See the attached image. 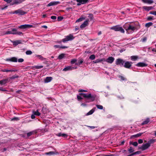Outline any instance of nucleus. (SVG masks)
Here are the masks:
<instances>
[{"label":"nucleus","mask_w":156,"mask_h":156,"mask_svg":"<svg viewBox=\"0 0 156 156\" xmlns=\"http://www.w3.org/2000/svg\"><path fill=\"white\" fill-rule=\"evenodd\" d=\"M79 94L85 98V100L87 102L93 101H94L96 97V95L95 94H91L90 93L88 94H87L83 93H80Z\"/></svg>","instance_id":"f257e3e1"},{"label":"nucleus","mask_w":156,"mask_h":156,"mask_svg":"<svg viewBox=\"0 0 156 156\" xmlns=\"http://www.w3.org/2000/svg\"><path fill=\"white\" fill-rule=\"evenodd\" d=\"M111 29L115 31H119L122 33H124L125 31L122 27L120 26L119 25H116L112 27L111 28Z\"/></svg>","instance_id":"f03ea898"},{"label":"nucleus","mask_w":156,"mask_h":156,"mask_svg":"<svg viewBox=\"0 0 156 156\" xmlns=\"http://www.w3.org/2000/svg\"><path fill=\"white\" fill-rule=\"evenodd\" d=\"M77 68V65L76 64V66L72 65L71 66H67L64 69H63L62 70L64 71H69L72 70L73 69H76Z\"/></svg>","instance_id":"7ed1b4c3"},{"label":"nucleus","mask_w":156,"mask_h":156,"mask_svg":"<svg viewBox=\"0 0 156 156\" xmlns=\"http://www.w3.org/2000/svg\"><path fill=\"white\" fill-rule=\"evenodd\" d=\"M65 38L62 40L63 42H65L68 41H71L73 40L74 37L72 34H70L68 36H65Z\"/></svg>","instance_id":"20e7f679"},{"label":"nucleus","mask_w":156,"mask_h":156,"mask_svg":"<svg viewBox=\"0 0 156 156\" xmlns=\"http://www.w3.org/2000/svg\"><path fill=\"white\" fill-rule=\"evenodd\" d=\"M125 61L121 58H118L116 60L115 64L117 65H120V66H123Z\"/></svg>","instance_id":"39448f33"},{"label":"nucleus","mask_w":156,"mask_h":156,"mask_svg":"<svg viewBox=\"0 0 156 156\" xmlns=\"http://www.w3.org/2000/svg\"><path fill=\"white\" fill-rule=\"evenodd\" d=\"M18 29V27H16L13 28H12V34L14 35H21V34H23V33L20 31H17V30Z\"/></svg>","instance_id":"423d86ee"},{"label":"nucleus","mask_w":156,"mask_h":156,"mask_svg":"<svg viewBox=\"0 0 156 156\" xmlns=\"http://www.w3.org/2000/svg\"><path fill=\"white\" fill-rule=\"evenodd\" d=\"M33 27V25H32L30 24H24L21 25L19 26H18L17 27L19 29H25L27 28H30L32 27Z\"/></svg>","instance_id":"0eeeda50"},{"label":"nucleus","mask_w":156,"mask_h":156,"mask_svg":"<svg viewBox=\"0 0 156 156\" xmlns=\"http://www.w3.org/2000/svg\"><path fill=\"white\" fill-rule=\"evenodd\" d=\"M150 147V145L147 143L145 144H143L141 147H138V149H141L142 151H144L148 149Z\"/></svg>","instance_id":"6e6552de"},{"label":"nucleus","mask_w":156,"mask_h":156,"mask_svg":"<svg viewBox=\"0 0 156 156\" xmlns=\"http://www.w3.org/2000/svg\"><path fill=\"white\" fill-rule=\"evenodd\" d=\"M14 13H15L16 14H18L19 15H23L27 13V12L24 11L21 9H19L15 11Z\"/></svg>","instance_id":"1a4fd4ad"},{"label":"nucleus","mask_w":156,"mask_h":156,"mask_svg":"<svg viewBox=\"0 0 156 156\" xmlns=\"http://www.w3.org/2000/svg\"><path fill=\"white\" fill-rule=\"evenodd\" d=\"M132 63L133 62H125L123 66L126 68L130 69Z\"/></svg>","instance_id":"9d476101"},{"label":"nucleus","mask_w":156,"mask_h":156,"mask_svg":"<svg viewBox=\"0 0 156 156\" xmlns=\"http://www.w3.org/2000/svg\"><path fill=\"white\" fill-rule=\"evenodd\" d=\"M41 115V113L39 112L37 109L36 111L33 110L32 111V114L31 115V117H35V116H39Z\"/></svg>","instance_id":"9b49d317"},{"label":"nucleus","mask_w":156,"mask_h":156,"mask_svg":"<svg viewBox=\"0 0 156 156\" xmlns=\"http://www.w3.org/2000/svg\"><path fill=\"white\" fill-rule=\"evenodd\" d=\"M60 3L59 1L51 2L47 5V7H49L51 6H54L57 5Z\"/></svg>","instance_id":"f8f14e48"},{"label":"nucleus","mask_w":156,"mask_h":156,"mask_svg":"<svg viewBox=\"0 0 156 156\" xmlns=\"http://www.w3.org/2000/svg\"><path fill=\"white\" fill-rule=\"evenodd\" d=\"M114 60L115 58L114 57H109L106 60H105V61H106V62L112 64L114 62Z\"/></svg>","instance_id":"ddd939ff"},{"label":"nucleus","mask_w":156,"mask_h":156,"mask_svg":"<svg viewBox=\"0 0 156 156\" xmlns=\"http://www.w3.org/2000/svg\"><path fill=\"white\" fill-rule=\"evenodd\" d=\"M5 60L7 61L17 62V59L16 57H12L11 58H6Z\"/></svg>","instance_id":"4468645a"},{"label":"nucleus","mask_w":156,"mask_h":156,"mask_svg":"<svg viewBox=\"0 0 156 156\" xmlns=\"http://www.w3.org/2000/svg\"><path fill=\"white\" fill-rule=\"evenodd\" d=\"M9 81V78L4 79L0 80V83L1 85H5Z\"/></svg>","instance_id":"2eb2a0df"},{"label":"nucleus","mask_w":156,"mask_h":156,"mask_svg":"<svg viewBox=\"0 0 156 156\" xmlns=\"http://www.w3.org/2000/svg\"><path fill=\"white\" fill-rule=\"evenodd\" d=\"M135 65L137 67H144L147 66V64L144 62H140L136 64Z\"/></svg>","instance_id":"dca6fc26"},{"label":"nucleus","mask_w":156,"mask_h":156,"mask_svg":"<svg viewBox=\"0 0 156 156\" xmlns=\"http://www.w3.org/2000/svg\"><path fill=\"white\" fill-rule=\"evenodd\" d=\"M58 154V152L56 151H50L48 152H47L45 153V154L47 155H54L55 154Z\"/></svg>","instance_id":"f3484780"},{"label":"nucleus","mask_w":156,"mask_h":156,"mask_svg":"<svg viewBox=\"0 0 156 156\" xmlns=\"http://www.w3.org/2000/svg\"><path fill=\"white\" fill-rule=\"evenodd\" d=\"M88 20H86L80 26V28H83L87 26L88 24Z\"/></svg>","instance_id":"a211bd4d"},{"label":"nucleus","mask_w":156,"mask_h":156,"mask_svg":"<svg viewBox=\"0 0 156 156\" xmlns=\"http://www.w3.org/2000/svg\"><path fill=\"white\" fill-rule=\"evenodd\" d=\"M52 77L51 76L47 77L44 80V82L45 83L49 82L52 80Z\"/></svg>","instance_id":"6ab92c4d"},{"label":"nucleus","mask_w":156,"mask_h":156,"mask_svg":"<svg viewBox=\"0 0 156 156\" xmlns=\"http://www.w3.org/2000/svg\"><path fill=\"white\" fill-rule=\"evenodd\" d=\"M136 29V28L135 27L132 25L129 24L128 28V31L131 30L132 31H134Z\"/></svg>","instance_id":"aec40b11"},{"label":"nucleus","mask_w":156,"mask_h":156,"mask_svg":"<svg viewBox=\"0 0 156 156\" xmlns=\"http://www.w3.org/2000/svg\"><path fill=\"white\" fill-rule=\"evenodd\" d=\"M143 9L147 11H148L150 10L153 9L154 8L152 6H144L143 7Z\"/></svg>","instance_id":"412c9836"},{"label":"nucleus","mask_w":156,"mask_h":156,"mask_svg":"<svg viewBox=\"0 0 156 156\" xmlns=\"http://www.w3.org/2000/svg\"><path fill=\"white\" fill-rule=\"evenodd\" d=\"M42 113L44 114H45L47 112H48V108L46 107H43L42 108Z\"/></svg>","instance_id":"4be33fe9"},{"label":"nucleus","mask_w":156,"mask_h":156,"mask_svg":"<svg viewBox=\"0 0 156 156\" xmlns=\"http://www.w3.org/2000/svg\"><path fill=\"white\" fill-rule=\"evenodd\" d=\"M143 134V133H139L136 134L132 136H131L130 137L131 138H135L139 137L140 136H141Z\"/></svg>","instance_id":"5701e85b"},{"label":"nucleus","mask_w":156,"mask_h":156,"mask_svg":"<svg viewBox=\"0 0 156 156\" xmlns=\"http://www.w3.org/2000/svg\"><path fill=\"white\" fill-rule=\"evenodd\" d=\"M89 0H79V5L81 4H85L88 2Z\"/></svg>","instance_id":"b1692460"},{"label":"nucleus","mask_w":156,"mask_h":156,"mask_svg":"<svg viewBox=\"0 0 156 156\" xmlns=\"http://www.w3.org/2000/svg\"><path fill=\"white\" fill-rule=\"evenodd\" d=\"M54 47L56 48H60L62 49L67 48H68L67 46H60L59 45H54Z\"/></svg>","instance_id":"393cba45"},{"label":"nucleus","mask_w":156,"mask_h":156,"mask_svg":"<svg viewBox=\"0 0 156 156\" xmlns=\"http://www.w3.org/2000/svg\"><path fill=\"white\" fill-rule=\"evenodd\" d=\"M66 54L65 53H62L60 54L58 57V58L59 59H62L64 58Z\"/></svg>","instance_id":"a878e982"},{"label":"nucleus","mask_w":156,"mask_h":156,"mask_svg":"<svg viewBox=\"0 0 156 156\" xmlns=\"http://www.w3.org/2000/svg\"><path fill=\"white\" fill-rule=\"evenodd\" d=\"M142 1L144 3L151 4L152 3L153 1L152 0H142Z\"/></svg>","instance_id":"bb28decb"},{"label":"nucleus","mask_w":156,"mask_h":156,"mask_svg":"<svg viewBox=\"0 0 156 156\" xmlns=\"http://www.w3.org/2000/svg\"><path fill=\"white\" fill-rule=\"evenodd\" d=\"M13 44L14 46H16L18 44L21 43V42L20 41H12Z\"/></svg>","instance_id":"cd10ccee"},{"label":"nucleus","mask_w":156,"mask_h":156,"mask_svg":"<svg viewBox=\"0 0 156 156\" xmlns=\"http://www.w3.org/2000/svg\"><path fill=\"white\" fill-rule=\"evenodd\" d=\"M155 141H156V140L152 139L149 140L147 143L150 146L151 144H153Z\"/></svg>","instance_id":"c85d7f7f"},{"label":"nucleus","mask_w":156,"mask_h":156,"mask_svg":"<svg viewBox=\"0 0 156 156\" xmlns=\"http://www.w3.org/2000/svg\"><path fill=\"white\" fill-rule=\"evenodd\" d=\"M150 120L149 118H147V119L144 121H143L141 123L142 125L147 124L150 122Z\"/></svg>","instance_id":"c756f323"},{"label":"nucleus","mask_w":156,"mask_h":156,"mask_svg":"<svg viewBox=\"0 0 156 156\" xmlns=\"http://www.w3.org/2000/svg\"><path fill=\"white\" fill-rule=\"evenodd\" d=\"M16 70H9V69H3L2 70V72H15Z\"/></svg>","instance_id":"7c9ffc66"},{"label":"nucleus","mask_w":156,"mask_h":156,"mask_svg":"<svg viewBox=\"0 0 156 156\" xmlns=\"http://www.w3.org/2000/svg\"><path fill=\"white\" fill-rule=\"evenodd\" d=\"M95 108H94L92 109L91 110H90L88 112L87 115H91L95 111Z\"/></svg>","instance_id":"2f4dec72"},{"label":"nucleus","mask_w":156,"mask_h":156,"mask_svg":"<svg viewBox=\"0 0 156 156\" xmlns=\"http://www.w3.org/2000/svg\"><path fill=\"white\" fill-rule=\"evenodd\" d=\"M35 56L36 57H37L39 58V59H40L41 60H44L46 59L45 58H44L40 55H36Z\"/></svg>","instance_id":"473e14b6"},{"label":"nucleus","mask_w":156,"mask_h":156,"mask_svg":"<svg viewBox=\"0 0 156 156\" xmlns=\"http://www.w3.org/2000/svg\"><path fill=\"white\" fill-rule=\"evenodd\" d=\"M131 59L133 61H136L138 58V57L137 56H132L130 57Z\"/></svg>","instance_id":"72a5a7b5"},{"label":"nucleus","mask_w":156,"mask_h":156,"mask_svg":"<svg viewBox=\"0 0 156 156\" xmlns=\"http://www.w3.org/2000/svg\"><path fill=\"white\" fill-rule=\"evenodd\" d=\"M76 62H77V59H72L71 60V62H70L71 64L72 65L75 64V66L76 65V64H77V66H78V64L76 63Z\"/></svg>","instance_id":"f704fd0d"},{"label":"nucleus","mask_w":156,"mask_h":156,"mask_svg":"<svg viewBox=\"0 0 156 156\" xmlns=\"http://www.w3.org/2000/svg\"><path fill=\"white\" fill-rule=\"evenodd\" d=\"M129 25V24L126 23L123 25L124 28L127 31H128V28Z\"/></svg>","instance_id":"c9c22d12"},{"label":"nucleus","mask_w":156,"mask_h":156,"mask_svg":"<svg viewBox=\"0 0 156 156\" xmlns=\"http://www.w3.org/2000/svg\"><path fill=\"white\" fill-rule=\"evenodd\" d=\"M19 77V76L17 75H15L9 78V79L13 80V79H15V78H17Z\"/></svg>","instance_id":"e433bc0d"},{"label":"nucleus","mask_w":156,"mask_h":156,"mask_svg":"<svg viewBox=\"0 0 156 156\" xmlns=\"http://www.w3.org/2000/svg\"><path fill=\"white\" fill-rule=\"evenodd\" d=\"M22 0H15L14 2L15 5H18L22 3L23 2Z\"/></svg>","instance_id":"4c0bfd02"},{"label":"nucleus","mask_w":156,"mask_h":156,"mask_svg":"<svg viewBox=\"0 0 156 156\" xmlns=\"http://www.w3.org/2000/svg\"><path fill=\"white\" fill-rule=\"evenodd\" d=\"M105 58H102L101 59H97L96 60V62H97V63L100 62L102 61H105Z\"/></svg>","instance_id":"58836bf2"},{"label":"nucleus","mask_w":156,"mask_h":156,"mask_svg":"<svg viewBox=\"0 0 156 156\" xmlns=\"http://www.w3.org/2000/svg\"><path fill=\"white\" fill-rule=\"evenodd\" d=\"M130 144H132L134 146L136 147L138 145V143L137 142L135 141L133 142H132L130 141L129 142Z\"/></svg>","instance_id":"ea45409f"},{"label":"nucleus","mask_w":156,"mask_h":156,"mask_svg":"<svg viewBox=\"0 0 156 156\" xmlns=\"http://www.w3.org/2000/svg\"><path fill=\"white\" fill-rule=\"evenodd\" d=\"M33 68H34V69H41V68H43V66H33Z\"/></svg>","instance_id":"a19ab883"},{"label":"nucleus","mask_w":156,"mask_h":156,"mask_svg":"<svg viewBox=\"0 0 156 156\" xmlns=\"http://www.w3.org/2000/svg\"><path fill=\"white\" fill-rule=\"evenodd\" d=\"M153 25V23L152 22H149L148 23H146L145 24V27H149L150 26H152Z\"/></svg>","instance_id":"79ce46f5"},{"label":"nucleus","mask_w":156,"mask_h":156,"mask_svg":"<svg viewBox=\"0 0 156 156\" xmlns=\"http://www.w3.org/2000/svg\"><path fill=\"white\" fill-rule=\"evenodd\" d=\"M147 39V37H144L141 39V41L143 42H145L146 41Z\"/></svg>","instance_id":"37998d69"},{"label":"nucleus","mask_w":156,"mask_h":156,"mask_svg":"<svg viewBox=\"0 0 156 156\" xmlns=\"http://www.w3.org/2000/svg\"><path fill=\"white\" fill-rule=\"evenodd\" d=\"M95 58V56L94 55H92L89 57V58L92 60L94 59Z\"/></svg>","instance_id":"c03bdc74"},{"label":"nucleus","mask_w":156,"mask_h":156,"mask_svg":"<svg viewBox=\"0 0 156 156\" xmlns=\"http://www.w3.org/2000/svg\"><path fill=\"white\" fill-rule=\"evenodd\" d=\"M96 106L98 108L100 109H102L103 108V106L101 105H97Z\"/></svg>","instance_id":"a18cd8bd"},{"label":"nucleus","mask_w":156,"mask_h":156,"mask_svg":"<svg viewBox=\"0 0 156 156\" xmlns=\"http://www.w3.org/2000/svg\"><path fill=\"white\" fill-rule=\"evenodd\" d=\"M88 17L90 19V20H92L94 18L92 14L90 13L89 14Z\"/></svg>","instance_id":"49530a36"},{"label":"nucleus","mask_w":156,"mask_h":156,"mask_svg":"<svg viewBox=\"0 0 156 156\" xmlns=\"http://www.w3.org/2000/svg\"><path fill=\"white\" fill-rule=\"evenodd\" d=\"M128 151L130 153H131L133 152L134 150L133 149L132 147H130L128 149Z\"/></svg>","instance_id":"de8ad7c7"},{"label":"nucleus","mask_w":156,"mask_h":156,"mask_svg":"<svg viewBox=\"0 0 156 156\" xmlns=\"http://www.w3.org/2000/svg\"><path fill=\"white\" fill-rule=\"evenodd\" d=\"M32 53V51L30 50H28L26 52V54L27 55H30Z\"/></svg>","instance_id":"09e8293b"},{"label":"nucleus","mask_w":156,"mask_h":156,"mask_svg":"<svg viewBox=\"0 0 156 156\" xmlns=\"http://www.w3.org/2000/svg\"><path fill=\"white\" fill-rule=\"evenodd\" d=\"M63 19V17L62 16H58L57 18V20L58 21H61Z\"/></svg>","instance_id":"8fccbe9b"},{"label":"nucleus","mask_w":156,"mask_h":156,"mask_svg":"<svg viewBox=\"0 0 156 156\" xmlns=\"http://www.w3.org/2000/svg\"><path fill=\"white\" fill-rule=\"evenodd\" d=\"M13 33H12V31H8L5 32V34H12Z\"/></svg>","instance_id":"3c124183"},{"label":"nucleus","mask_w":156,"mask_h":156,"mask_svg":"<svg viewBox=\"0 0 156 156\" xmlns=\"http://www.w3.org/2000/svg\"><path fill=\"white\" fill-rule=\"evenodd\" d=\"M150 13L151 14L156 16V11H152L150 12Z\"/></svg>","instance_id":"603ef678"},{"label":"nucleus","mask_w":156,"mask_h":156,"mask_svg":"<svg viewBox=\"0 0 156 156\" xmlns=\"http://www.w3.org/2000/svg\"><path fill=\"white\" fill-rule=\"evenodd\" d=\"M153 19V17L152 16H148L147 18V20H151Z\"/></svg>","instance_id":"864d4df0"},{"label":"nucleus","mask_w":156,"mask_h":156,"mask_svg":"<svg viewBox=\"0 0 156 156\" xmlns=\"http://www.w3.org/2000/svg\"><path fill=\"white\" fill-rule=\"evenodd\" d=\"M0 90L3 91H7L8 90L5 88H3L2 87H0Z\"/></svg>","instance_id":"5fc2aeb1"},{"label":"nucleus","mask_w":156,"mask_h":156,"mask_svg":"<svg viewBox=\"0 0 156 156\" xmlns=\"http://www.w3.org/2000/svg\"><path fill=\"white\" fill-rule=\"evenodd\" d=\"M18 61L19 62H22L24 61V59L22 58H20L18 59Z\"/></svg>","instance_id":"6e6d98bb"},{"label":"nucleus","mask_w":156,"mask_h":156,"mask_svg":"<svg viewBox=\"0 0 156 156\" xmlns=\"http://www.w3.org/2000/svg\"><path fill=\"white\" fill-rule=\"evenodd\" d=\"M87 91L86 90H83V89H79V92H87Z\"/></svg>","instance_id":"4d7b16f0"},{"label":"nucleus","mask_w":156,"mask_h":156,"mask_svg":"<svg viewBox=\"0 0 156 156\" xmlns=\"http://www.w3.org/2000/svg\"><path fill=\"white\" fill-rule=\"evenodd\" d=\"M85 18L83 17H81L80 18H79V22L85 19Z\"/></svg>","instance_id":"13d9d810"},{"label":"nucleus","mask_w":156,"mask_h":156,"mask_svg":"<svg viewBox=\"0 0 156 156\" xmlns=\"http://www.w3.org/2000/svg\"><path fill=\"white\" fill-rule=\"evenodd\" d=\"M87 126L88 128H90L91 129H94V128L97 127V126Z\"/></svg>","instance_id":"bf43d9fd"},{"label":"nucleus","mask_w":156,"mask_h":156,"mask_svg":"<svg viewBox=\"0 0 156 156\" xmlns=\"http://www.w3.org/2000/svg\"><path fill=\"white\" fill-rule=\"evenodd\" d=\"M138 143L139 144H141L143 143V140L142 139H140L138 140Z\"/></svg>","instance_id":"052dcab7"},{"label":"nucleus","mask_w":156,"mask_h":156,"mask_svg":"<svg viewBox=\"0 0 156 156\" xmlns=\"http://www.w3.org/2000/svg\"><path fill=\"white\" fill-rule=\"evenodd\" d=\"M68 136L67 134L65 133H62V136L65 137L66 138Z\"/></svg>","instance_id":"680f3d73"},{"label":"nucleus","mask_w":156,"mask_h":156,"mask_svg":"<svg viewBox=\"0 0 156 156\" xmlns=\"http://www.w3.org/2000/svg\"><path fill=\"white\" fill-rule=\"evenodd\" d=\"M4 7H2L1 8V9L2 10H4L5 9H6L7 8V7H8V6L7 5H4Z\"/></svg>","instance_id":"e2e57ef3"},{"label":"nucleus","mask_w":156,"mask_h":156,"mask_svg":"<svg viewBox=\"0 0 156 156\" xmlns=\"http://www.w3.org/2000/svg\"><path fill=\"white\" fill-rule=\"evenodd\" d=\"M141 153V151H138L134 152L135 154H139Z\"/></svg>","instance_id":"0e129e2a"},{"label":"nucleus","mask_w":156,"mask_h":156,"mask_svg":"<svg viewBox=\"0 0 156 156\" xmlns=\"http://www.w3.org/2000/svg\"><path fill=\"white\" fill-rule=\"evenodd\" d=\"M120 78L121 79V80H126V79L123 76H121L120 77Z\"/></svg>","instance_id":"69168bd1"},{"label":"nucleus","mask_w":156,"mask_h":156,"mask_svg":"<svg viewBox=\"0 0 156 156\" xmlns=\"http://www.w3.org/2000/svg\"><path fill=\"white\" fill-rule=\"evenodd\" d=\"M33 133V132H30L29 133H27V135L28 136H30L32 135V134Z\"/></svg>","instance_id":"338daca9"},{"label":"nucleus","mask_w":156,"mask_h":156,"mask_svg":"<svg viewBox=\"0 0 156 156\" xmlns=\"http://www.w3.org/2000/svg\"><path fill=\"white\" fill-rule=\"evenodd\" d=\"M56 18V16H52L51 17V18L53 20H55Z\"/></svg>","instance_id":"774afa93"}]
</instances>
